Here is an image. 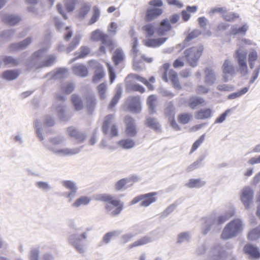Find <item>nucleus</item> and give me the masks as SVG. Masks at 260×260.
I'll return each mask as SVG.
<instances>
[{
	"label": "nucleus",
	"instance_id": "nucleus-9",
	"mask_svg": "<svg viewBox=\"0 0 260 260\" xmlns=\"http://www.w3.org/2000/svg\"><path fill=\"white\" fill-rule=\"evenodd\" d=\"M248 61L249 67L251 69L254 68L255 62L257 61L258 64L253 70L251 77L249 80V84H252L257 78L260 72V60L258 59V55L257 51L255 50H251L248 55Z\"/></svg>",
	"mask_w": 260,
	"mask_h": 260
},
{
	"label": "nucleus",
	"instance_id": "nucleus-1",
	"mask_svg": "<svg viewBox=\"0 0 260 260\" xmlns=\"http://www.w3.org/2000/svg\"><path fill=\"white\" fill-rule=\"evenodd\" d=\"M90 40L94 42H101L98 51L102 54L106 53L107 48L110 52L113 51L114 49V42L113 40L99 29H96L91 32Z\"/></svg>",
	"mask_w": 260,
	"mask_h": 260
},
{
	"label": "nucleus",
	"instance_id": "nucleus-41",
	"mask_svg": "<svg viewBox=\"0 0 260 260\" xmlns=\"http://www.w3.org/2000/svg\"><path fill=\"white\" fill-rule=\"evenodd\" d=\"M90 53V49L88 47L82 46L80 48V52H76L75 55L76 57L74 60L86 57Z\"/></svg>",
	"mask_w": 260,
	"mask_h": 260
},
{
	"label": "nucleus",
	"instance_id": "nucleus-42",
	"mask_svg": "<svg viewBox=\"0 0 260 260\" xmlns=\"http://www.w3.org/2000/svg\"><path fill=\"white\" fill-rule=\"evenodd\" d=\"M3 61L5 65H9L11 67H16L19 63L17 59L9 56H4L3 58Z\"/></svg>",
	"mask_w": 260,
	"mask_h": 260
},
{
	"label": "nucleus",
	"instance_id": "nucleus-50",
	"mask_svg": "<svg viewBox=\"0 0 260 260\" xmlns=\"http://www.w3.org/2000/svg\"><path fill=\"white\" fill-rule=\"evenodd\" d=\"M147 37H151L154 34L153 26L151 24H146L142 27Z\"/></svg>",
	"mask_w": 260,
	"mask_h": 260
},
{
	"label": "nucleus",
	"instance_id": "nucleus-45",
	"mask_svg": "<svg viewBox=\"0 0 260 260\" xmlns=\"http://www.w3.org/2000/svg\"><path fill=\"white\" fill-rule=\"evenodd\" d=\"M80 148L75 149H63L57 151V152L63 155H72L76 154L79 152Z\"/></svg>",
	"mask_w": 260,
	"mask_h": 260
},
{
	"label": "nucleus",
	"instance_id": "nucleus-7",
	"mask_svg": "<svg viewBox=\"0 0 260 260\" xmlns=\"http://www.w3.org/2000/svg\"><path fill=\"white\" fill-rule=\"evenodd\" d=\"M170 67V63H165L161 67L160 70L163 72L162 78L166 82L170 80L174 88L179 89L181 88V85L179 82L177 74L173 69L169 70Z\"/></svg>",
	"mask_w": 260,
	"mask_h": 260
},
{
	"label": "nucleus",
	"instance_id": "nucleus-30",
	"mask_svg": "<svg viewBox=\"0 0 260 260\" xmlns=\"http://www.w3.org/2000/svg\"><path fill=\"white\" fill-rule=\"evenodd\" d=\"M19 72L18 70H7L2 74V77L8 80H12L18 76Z\"/></svg>",
	"mask_w": 260,
	"mask_h": 260
},
{
	"label": "nucleus",
	"instance_id": "nucleus-5",
	"mask_svg": "<svg viewBox=\"0 0 260 260\" xmlns=\"http://www.w3.org/2000/svg\"><path fill=\"white\" fill-rule=\"evenodd\" d=\"M203 50V45L190 47L185 50L184 56L191 66L194 67L197 65Z\"/></svg>",
	"mask_w": 260,
	"mask_h": 260
},
{
	"label": "nucleus",
	"instance_id": "nucleus-4",
	"mask_svg": "<svg viewBox=\"0 0 260 260\" xmlns=\"http://www.w3.org/2000/svg\"><path fill=\"white\" fill-rule=\"evenodd\" d=\"M114 116L113 114L106 116L102 123V130L103 134L110 138L118 136V129L117 125L114 123Z\"/></svg>",
	"mask_w": 260,
	"mask_h": 260
},
{
	"label": "nucleus",
	"instance_id": "nucleus-14",
	"mask_svg": "<svg viewBox=\"0 0 260 260\" xmlns=\"http://www.w3.org/2000/svg\"><path fill=\"white\" fill-rule=\"evenodd\" d=\"M253 192L249 187L244 188L241 195V199L246 208H248L252 199Z\"/></svg>",
	"mask_w": 260,
	"mask_h": 260
},
{
	"label": "nucleus",
	"instance_id": "nucleus-20",
	"mask_svg": "<svg viewBox=\"0 0 260 260\" xmlns=\"http://www.w3.org/2000/svg\"><path fill=\"white\" fill-rule=\"evenodd\" d=\"M112 59L115 66H117L124 60V54L121 48H117L114 51Z\"/></svg>",
	"mask_w": 260,
	"mask_h": 260
},
{
	"label": "nucleus",
	"instance_id": "nucleus-16",
	"mask_svg": "<svg viewBox=\"0 0 260 260\" xmlns=\"http://www.w3.org/2000/svg\"><path fill=\"white\" fill-rule=\"evenodd\" d=\"M156 193L155 192L148 193L145 194H142V200L140 204L141 206L147 207L151 203L156 201L155 196Z\"/></svg>",
	"mask_w": 260,
	"mask_h": 260
},
{
	"label": "nucleus",
	"instance_id": "nucleus-15",
	"mask_svg": "<svg viewBox=\"0 0 260 260\" xmlns=\"http://www.w3.org/2000/svg\"><path fill=\"white\" fill-rule=\"evenodd\" d=\"M72 70L73 73L77 76L84 77L88 75V71L85 65L83 64H77L74 65Z\"/></svg>",
	"mask_w": 260,
	"mask_h": 260
},
{
	"label": "nucleus",
	"instance_id": "nucleus-11",
	"mask_svg": "<svg viewBox=\"0 0 260 260\" xmlns=\"http://www.w3.org/2000/svg\"><path fill=\"white\" fill-rule=\"evenodd\" d=\"M78 3V0H63L65 10L63 8L61 4H58L56 5L57 11L61 15L64 19H67L68 17L66 12L70 13L73 11Z\"/></svg>",
	"mask_w": 260,
	"mask_h": 260
},
{
	"label": "nucleus",
	"instance_id": "nucleus-24",
	"mask_svg": "<svg viewBox=\"0 0 260 260\" xmlns=\"http://www.w3.org/2000/svg\"><path fill=\"white\" fill-rule=\"evenodd\" d=\"M104 76L105 73L103 67L101 65L98 64L96 67L95 71L92 79V81L93 83H98L104 77Z\"/></svg>",
	"mask_w": 260,
	"mask_h": 260
},
{
	"label": "nucleus",
	"instance_id": "nucleus-57",
	"mask_svg": "<svg viewBox=\"0 0 260 260\" xmlns=\"http://www.w3.org/2000/svg\"><path fill=\"white\" fill-rule=\"evenodd\" d=\"M55 58L53 56H49L43 62V66L45 67H49L53 64L54 62Z\"/></svg>",
	"mask_w": 260,
	"mask_h": 260
},
{
	"label": "nucleus",
	"instance_id": "nucleus-27",
	"mask_svg": "<svg viewBox=\"0 0 260 260\" xmlns=\"http://www.w3.org/2000/svg\"><path fill=\"white\" fill-rule=\"evenodd\" d=\"M20 20L18 16L11 15H5L3 17V21L9 25H14L17 23Z\"/></svg>",
	"mask_w": 260,
	"mask_h": 260
},
{
	"label": "nucleus",
	"instance_id": "nucleus-46",
	"mask_svg": "<svg viewBox=\"0 0 260 260\" xmlns=\"http://www.w3.org/2000/svg\"><path fill=\"white\" fill-rule=\"evenodd\" d=\"M205 134L202 135L193 143L190 151V153L193 152L203 143L205 140Z\"/></svg>",
	"mask_w": 260,
	"mask_h": 260
},
{
	"label": "nucleus",
	"instance_id": "nucleus-49",
	"mask_svg": "<svg viewBox=\"0 0 260 260\" xmlns=\"http://www.w3.org/2000/svg\"><path fill=\"white\" fill-rule=\"evenodd\" d=\"M172 27L168 20L164 19L160 23V29L162 32L168 31L171 30Z\"/></svg>",
	"mask_w": 260,
	"mask_h": 260
},
{
	"label": "nucleus",
	"instance_id": "nucleus-29",
	"mask_svg": "<svg viewBox=\"0 0 260 260\" xmlns=\"http://www.w3.org/2000/svg\"><path fill=\"white\" fill-rule=\"evenodd\" d=\"M205 103V100L201 98L192 96L189 100L188 105L191 108L194 109L199 105H204Z\"/></svg>",
	"mask_w": 260,
	"mask_h": 260
},
{
	"label": "nucleus",
	"instance_id": "nucleus-36",
	"mask_svg": "<svg viewBox=\"0 0 260 260\" xmlns=\"http://www.w3.org/2000/svg\"><path fill=\"white\" fill-rule=\"evenodd\" d=\"M192 118V115L189 113H182L177 116L178 121L182 124L188 123Z\"/></svg>",
	"mask_w": 260,
	"mask_h": 260
},
{
	"label": "nucleus",
	"instance_id": "nucleus-33",
	"mask_svg": "<svg viewBox=\"0 0 260 260\" xmlns=\"http://www.w3.org/2000/svg\"><path fill=\"white\" fill-rule=\"evenodd\" d=\"M91 199L86 196H81L78 198L73 204V206L79 207L81 206L86 205L89 203Z\"/></svg>",
	"mask_w": 260,
	"mask_h": 260
},
{
	"label": "nucleus",
	"instance_id": "nucleus-43",
	"mask_svg": "<svg viewBox=\"0 0 260 260\" xmlns=\"http://www.w3.org/2000/svg\"><path fill=\"white\" fill-rule=\"evenodd\" d=\"M204 184V182H202L199 179H190L186 185L189 188L200 187Z\"/></svg>",
	"mask_w": 260,
	"mask_h": 260
},
{
	"label": "nucleus",
	"instance_id": "nucleus-21",
	"mask_svg": "<svg viewBox=\"0 0 260 260\" xmlns=\"http://www.w3.org/2000/svg\"><path fill=\"white\" fill-rule=\"evenodd\" d=\"M31 42V39L28 38L19 43H15L11 44L9 48L11 51H15L24 49Z\"/></svg>",
	"mask_w": 260,
	"mask_h": 260
},
{
	"label": "nucleus",
	"instance_id": "nucleus-37",
	"mask_svg": "<svg viewBox=\"0 0 260 260\" xmlns=\"http://www.w3.org/2000/svg\"><path fill=\"white\" fill-rule=\"evenodd\" d=\"M222 17L226 21L233 22L239 18V15L234 12H229L226 9V12L222 15Z\"/></svg>",
	"mask_w": 260,
	"mask_h": 260
},
{
	"label": "nucleus",
	"instance_id": "nucleus-17",
	"mask_svg": "<svg viewBox=\"0 0 260 260\" xmlns=\"http://www.w3.org/2000/svg\"><path fill=\"white\" fill-rule=\"evenodd\" d=\"M147 105L148 107V111L150 114H153L156 112L157 106V96L152 94L149 95L147 99Z\"/></svg>",
	"mask_w": 260,
	"mask_h": 260
},
{
	"label": "nucleus",
	"instance_id": "nucleus-53",
	"mask_svg": "<svg viewBox=\"0 0 260 260\" xmlns=\"http://www.w3.org/2000/svg\"><path fill=\"white\" fill-rule=\"evenodd\" d=\"M225 12H226V8L225 7H215L212 8L209 13L211 14L219 13L222 15Z\"/></svg>",
	"mask_w": 260,
	"mask_h": 260
},
{
	"label": "nucleus",
	"instance_id": "nucleus-56",
	"mask_svg": "<svg viewBox=\"0 0 260 260\" xmlns=\"http://www.w3.org/2000/svg\"><path fill=\"white\" fill-rule=\"evenodd\" d=\"M168 5L170 6H175L178 8L183 7V4L179 0H167Z\"/></svg>",
	"mask_w": 260,
	"mask_h": 260
},
{
	"label": "nucleus",
	"instance_id": "nucleus-13",
	"mask_svg": "<svg viewBox=\"0 0 260 260\" xmlns=\"http://www.w3.org/2000/svg\"><path fill=\"white\" fill-rule=\"evenodd\" d=\"M67 132L70 137L76 140L80 143L83 142L86 138L84 134L73 126L69 127L67 128Z\"/></svg>",
	"mask_w": 260,
	"mask_h": 260
},
{
	"label": "nucleus",
	"instance_id": "nucleus-47",
	"mask_svg": "<svg viewBox=\"0 0 260 260\" xmlns=\"http://www.w3.org/2000/svg\"><path fill=\"white\" fill-rule=\"evenodd\" d=\"M201 34V32L200 30L198 29H194L188 34L186 36L185 41L187 42H190L193 39L198 37Z\"/></svg>",
	"mask_w": 260,
	"mask_h": 260
},
{
	"label": "nucleus",
	"instance_id": "nucleus-18",
	"mask_svg": "<svg viewBox=\"0 0 260 260\" xmlns=\"http://www.w3.org/2000/svg\"><path fill=\"white\" fill-rule=\"evenodd\" d=\"M91 5L88 3L82 4L77 11V17L79 19L84 18L90 10Z\"/></svg>",
	"mask_w": 260,
	"mask_h": 260
},
{
	"label": "nucleus",
	"instance_id": "nucleus-61",
	"mask_svg": "<svg viewBox=\"0 0 260 260\" xmlns=\"http://www.w3.org/2000/svg\"><path fill=\"white\" fill-rule=\"evenodd\" d=\"M196 91L199 94H204L208 92V89L203 85H199L197 87Z\"/></svg>",
	"mask_w": 260,
	"mask_h": 260
},
{
	"label": "nucleus",
	"instance_id": "nucleus-55",
	"mask_svg": "<svg viewBox=\"0 0 260 260\" xmlns=\"http://www.w3.org/2000/svg\"><path fill=\"white\" fill-rule=\"evenodd\" d=\"M115 232H111L107 233L105 235L103 238V242H104L106 244L108 243L112 239V238L115 236Z\"/></svg>",
	"mask_w": 260,
	"mask_h": 260
},
{
	"label": "nucleus",
	"instance_id": "nucleus-40",
	"mask_svg": "<svg viewBox=\"0 0 260 260\" xmlns=\"http://www.w3.org/2000/svg\"><path fill=\"white\" fill-rule=\"evenodd\" d=\"M206 74L205 82L207 85H212L215 80L214 75L212 70L206 69L205 71Z\"/></svg>",
	"mask_w": 260,
	"mask_h": 260
},
{
	"label": "nucleus",
	"instance_id": "nucleus-58",
	"mask_svg": "<svg viewBox=\"0 0 260 260\" xmlns=\"http://www.w3.org/2000/svg\"><path fill=\"white\" fill-rule=\"evenodd\" d=\"M74 90V86L73 84H68L62 87V91L66 94L71 93Z\"/></svg>",
	"mask_w": 260,
	"mask_h": 260
},
{
	"label": "nucleus",
	"instance_id": "nucleus-2",
	"mask_svg": "<svg viewBox=\"0 0 260 260\" xmlns=\"http://www.w3.org/2000/svg\"><path fill=\"white\" fill-rule=\"evenodd\" d=\"M95 199L96 201L107 203L105 208L107 212L111 211L110 214L113 216L118 215L123 210V204L120 201L114 199L110 194L106 193L97 194Z\"/></svg>",
	"mask_w": 260,
	"mask_h": 260
},
{
	"label": "nucleus",
	"instance_id": "nucleus-35",
	"mask_svg": "<svg viewBox=\"0 0 260 260\" xmlns=\"http://www.w3.org/2000/svg\"><path fill=\"white\" fill-rule=\"evenodd\" d=\"M71 102L76 110L78 111L82 109L83 102L78 95L73 94L71 97Z\"/></svg>",
	"mask_w": 260,
	"mask_h": 260
},
{
	"label": "nucleus",
	"instance_id": "nucleus-63",
	"mask_svg": "<svg viewBox=\"0 0 260 260\" xmlns=\"http://www.w3.org/2000/svg\"><path fill=\"white\" fill-rule=\"evenodd\" d=\"M144 44L147 47H155L157 45V41L155 39H148L146 40Z\"/></svg>",
	"mask_w": 260,
	"mask_h": 260
},
{
	"label": "nucleus",
	"instance_id": "nucleus-3",
	"mask_svg": "<svg viewBox=\"0 0 260 260\" xmlns=\"http://www.w3.org/2000/svg\"><path fill=\"white\" fill-rule=\"evenodd\" d=\"M150 6L146 11L144 19L145 22H149L157 18L162 13V9L157 8L163 5L161 0H151L149 2Z\"/></svg>",
	"mask_w": 260,
	"mask_h": 260
},
{
	"label": "nucleus",
	"instance_id": "nucleus-28",
	"mask_svg": "<svg viewBox=\"0 0 260 260\" xmlns=\"http://www.w3.org/2000/svg\"><path fill=\"white\" fill-rule=\"evenodd\" d=\"M100 10L99 8L95 6L92 8V16L88 22V25H90L97 22L100 17Z\"/></svg>",
	"mask_w": 260,
	"mask_h": 260
},
{
	"label": "nucleus",
	"instance_id": "nucleus-59",
	"mask_svg": "<svg viewBox=\"0 0 260 260\" xmlns=\"http://www.w3.org/2000/svg\"><path fill=\"white\" fill-rule=\"evenodd\" d=\"M229 112L230 110H226L223 113L220 115L219 117L216 119L215 123H219L222 122L225 119V118Z\"/></svg>",
	"mask_w": 260,
	"mask_h": 260
},
{
	"label": "nucleus",
	"instance_id": "nucleus-12",
	"mask_svg": "<svg viewBox=\"0 0 260 260\" xmlns=\"http://www.w3.org/2000/svg\"><path fill=\"white\" fill-rule=\"evenodd\" d=\"M246 56V52L241 49H237L235 52V58L237 60L240 72L244 75L248 73Z\"/></svg>",
	"mask_w": 260,
	"mask_h": 260
},
{
	"label": "nucleus",
	"instance_id": "nucleus-64",
	"mask_svg": "<svg viewBox=\"0 0 260 260\" xmlns=\"http://www.w3.org/2000/svg\"><path fill=\"white\" fill-rule=\"evenodd\" d=\"M200 164V161L197 160L196 161H194L193 162L191 165L189 166L187 168V172H191L193 170L196 169L198 168L199 166V165Z\"/></svg>",
	"mask_w": 260,
	"mask_h": 260
},
{
	"label": "nucleus",
	"instance_id": "nucleus-62",
	"mask_svg": "<svg viewBox=\"0 0 260 260\" xmlns=\"http://www.w3.org/2000/svg\"><path fill=\"white\" fill-rule=\"evenodd\" d=\"M233 215H222L219 216L217 220V223L218 224H221L224 222H225L227 220H228L230 217L232 216Z\"/></svg>",
	"mask_w": 260,
	"mask_h": 260
},
{
	"label": "nucleus",
	"instance_id": "nucleus-25",
	"mask_svg": "<svg viewBox=\"0 0 260 260\" xmlns=\"http://www.w3.org/2000/svg\"><path fill=\"white\" fill-rule=\"evenodd\" d=\"M211 116L212 110L210 108L201 109L196 114V117L198 119H207L211 117Z\"/></svg>",
	"mask_w": 260,
	"mask_h": 260
},
{
	"label": "nucleus",
	"instance_id": "nucleus-48",
	"mask_svg": "<svg viewBox=\"0 0 260 260\" xmlns=\"http://www.w3.org/2000/svg\"><path fill=\"white\" fill-rule=\"evenodd\" d=\"M128 182V180L123 178L118 181L115 185V188L116 190H120L125 188V185Z\"/></svg>",
	"mask_w": 260,
	"mask_h": 260
},
{
	"label": "nucleus",
	"instance_id": "nucleus-51",
	"mask_svg": "<svg viewBox=\"0 0 260 260\" xmlns=\"http://www.w3.org/2000/svg\"><path fill=\"white\" fill-rule=\"evenodd\" d=\"M79 42L80 38L79 37L76 36L74 37L72 42L67 48L68 51L70 52L74 50L78 45Z\"/></svg>",
	"mask_w": 260,
	"mask_h": 260
},
{
	"label": "nucleus",
	"instance_id": "nucleus-10",
	"mask_svg": "<svg viewBox=\"0 0 260 260\" xmlns=\"http://www.w3.org/2000/svg\"><path fill=\"white\" fill-rule=\"evenodd\" d=\"M125 125L124 133L127 137H134L136 136L138 129L135 120L129 116H126L124 118Z\"/></svg>",
	"mask_w": 260,
	"mask_h": 260
},
{
	"label": "nucleus",
	"instance_id": "nucleus-44",
	"mask_svg": "<svg viewBox=\"0 0 260 260\" xmlns=\"http://www.w3.org/2000/svg\"><path fill=\"white\" fill-rule=\"evenodd\" d=\"M260 237V226L256 229L251 230L248 235V238L249 240L253 241L257 240Z\"/></svg>",
	"mask_w": 260,
	"mask_h": 260
},
{
	"label": "nucleus",
	"instance_id": "nucleus-8",
	"mask_svg": "<svg viewBox=\"0 0 260 260\" xmlns=\"http://www.w3.org/2000/svg\"><path fill=\"white\" fill-rule=\"evenodd\" d=\"M140 78H142V77L138 74H129L126 77L125 81L126 91L127 92L138 91L141 93L144 92V88L142 86L136 83L137 81L140 82Z\"/></svg>",
	"mask_w": 260,
	"mask_h": 260
},
{
	"label": "nucleus",
	"instance_id": "nucleus-6",
	"mask_svg": "<svg viewBox=\"0 0 260 260\" xmlns=\"http://www.w3.org/2000/svg\"><path fill=\"white\" fill-rule=\"evenodd\" d=\"M242 229V224L239 219H235L228 223L224 229L221 234L222 239L231 238L241 232Z\"/></svg>",
	"mask_w": 260,
	"mask_h": 260
},
{
	"label": "nucleus",
	"instance_id": "nucleus-39",
	"mask_svg": "<svg viewBox=\"0 0 260 260\" xmlns=\"http://www.w3.org/2000/svg\"><path fill=\"white\" fill-rule=\"evenodd\" d=\"M165 115L168 118L172 117H175V109L173 104L169 103L166 107L164 110Z\"/></svg>",
	"mask_w": 260,
	"mask_h": 260
},
{
	"label": "nucleus",
	"instance_id": "nucleus-34",
	"mask_svg": "<svg viewBox=\"0 0 260 260\" xmlns=\"http://www.w3.org/2000/svg\"><path fill=\"white\" fill-rule=\"evenodd\" d=\"M145 124L148 127L154 131H159L160 129V125L154 118H147L146 120Z\"/></svg>",
	"mask_w": 260,
	"mask_h": 260
},
{
	"label": "nucleus",
	"instance_id": "nucleus-32",
	"mask_svg": "<svg viewBox=\"0 0 260 260\" xmlns=\"http://www.w3.org/2000/svg\"><path fill=\"white\" fill-rule=\"evenodd\" d=\"M222 70L224 74L233 75L235 73V69L230 61L226 59L222 66Z\"/></svg>",
	"mask_w": 260,
	"mask_h": 260
},
{
	"label": "nucleus",
	"instance_id": "nucleus-22",
	"mask_svg": "<svg viewBox=\"0 0 260 260\" xmlns=\"http://www.w3.org/2000/svg\"><path fill=\"white\" fill-rule=\"evenodd\" d=\"M151 242V239L150 237L145 236L138 239L133 243L129 244L128 246L129 249H132L136 247H139L146 245Z\"/></svg>",
	"mask_w": 260,
	"mask_h": 260
},
{
	"label": "nucleus",
	"instance_id": "nucleus-26",
	"mask_svg": "<svg viewBox=\"0 0 260 260\" xmlns=\"http://www.w3.org/2000/svg\"><path fill=\"white\" fill-rule=\"evenodd\" d=\"M122 93V88L120 86H118L116 89L115 94L109 104L108 108L110 109L113 108L119 100Z\"/></svg>",
	"mask_w": 260,
	"mask_h": 260
},
{
	"label": "nucleus",
	"instance_id": "nucleus-52",
	"mask_svg": "<svg viewBox=\"0 0 260 260\" xmlns=\"http://www.w3.org/2000/svg\"><path fill=\"white\" fill-rule=\"evenodd\" d=\"M106 65L109 72L110 81L111 83H112L115 79V74L113 68L110 64L109 63H106Z\"/></svg>",
	"mask_w": 260,
	"mask_h": 260
},
{
	"label": "nucleus",
	"instance_id": "nucleus-54",
	"mask_svg": "<svg viewBox=\"0 0 260 260\" xmlns=\"http://www.w3.org/2000/svg\"><path fill=\"white\" fill-rule=\"evenodd\" d=\"M106 88V86L104 83H102L98 86V90L101 99H104L105 98Z\"/></svg>",
	"mask_w": 260,
	"mask_h": 260
},
{
	"label": "nucleus",
	"instance_id": "nucleus-23",
	"mask_svg": "<svg viewBox=\"0 0 260 260\" xmlns=\"http://www.w3.org/2000/svg\"><path fill=\"white\" fill-rule=\"evenodd\" d=\"M129 109L132 112L136 113L140 112L141 107L139 96H134L131 98Z\"/></svg>",
	"mask_w": 260,
	"mask_h": 260
},
{
	"label": "nucleus",
	"instance_id": "nucleus-60",
	"mask_svg": "<svg viewBox=\"0 0 260 260\" xmlns=\"http://www.w3.org/2000/svg\"><path fill=\"white\" fill-rule=\"evenodd\" d=\"M169 121L171 124V125L173 127L175 130L178 131L180 130V127L179 125L175 121V117H172L170 118H168Z\"/></svg>",
	"mask_w": 260,
	"mask_h": 260
},
{
	"label": "nucleus",
	"instance_id": "nucleus-19",
	"mask_svg": "<svg viewBox=\"0 0 260 260\" xmlns=\"http://www.w3.org/2000/svg\"><path fill=\"white\" fill-rule=\"evenodd\" d=\"M245 253L248 254L251 258H258L260 257V252L257 248L250 244H247L244 248Z\"/></svg>",
	"mask_w": 260,
	"mask_h": 260
},
{
	"label": "nucleus",
	"instance_id": "nucleus-31",
	"mask_svg": "<svg viewBox=\"0 0 260 260\" xmlns=\"http://www.w3.org/2000/svg\"><path fill=\"white\" fill-rule=\"evenodd\" d=\"M62 184L64 187L71 190V192L67 196L68 197L70 198L73 193H76L77 187L73 182L70 180L63 181Z\"/></svg>",
	"mask_w": 260,
	"mask_h": 260
},
{
	"label": "nucleus",
	"instance_id": "nucleus-38",
	"mask_svg": "<svg viewBox=\"0 0 260 260\" xmlns=\"http://www.w3.org/2000/svg\"><path fill=\"white\" fill-rule=\"evenodd\" d=\"M118 144L122 148L127 149L133 148L135 146V142L133 140L125 139L120 140Z\"/></svg>",
	"mask_w": 260,
	"mask_h": 260
}]
</instances>
